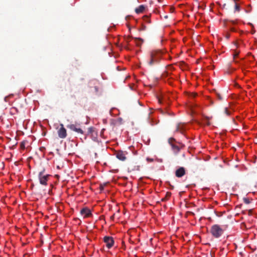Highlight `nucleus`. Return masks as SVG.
<instances>
[{"instance_id": "9", "label": "nucleus", "mask_w": 257, "mask_h": 257, "mask_svg": "<svg viewBox=\"0 0 257 257\" xmlns=\"http://www.w3.org/2000/svg\"><path fill=\"white\" fill-rule=\"evenodd\" d=\"M186 173L185 169L184 167H181L175 171V175L178 178H181Z\"/></svg>"}, {"instance_id": "1", "label": "nucleus", "mask_w": 257, "mask_h": 257, "mask_svg": "<svg viewBox=\"0 0 257 257\" xmlns=\"http://www.w3.org/2000/svg\"><path fill=\"white\" fill-rule=\"evenodd\" d=\"M162 58V52L160 50H152L149 53L147 63L150 66L158 64Z\"/></svg>"}, {"instance_id": "30", "label": "nucleus", "mask_w": 257, "mask_h": 257, "mask_svg": "<svg viewBox=\"0 0 257 257\" xmlns=\"http://www.w3.org/2000/svg\"><path fill=\"white\" fill-rule=\"evenodd\" d=\"M196 96V94H193V97H195Z\"/></svg>"}, {"instance_id": "22", "label": "nucleus", "mask_w": 257, "mask_h": 257, "mask_svg": "<svg viewBox=\"0 0 257 257\" xmlns=\"http://www.w3.org/2000/svg\"><path fill=\"white\" fill-rule=\"evenodd\" d=\"M114 216H115V214H114L113 215H112L111 217H110V219L113 220L114 219Z\"/></svg>"}, {"instance_id": "27", "label": "nucleus", "mask_w": 257, "mask_h": 257, "mask_svg": "<svg viewBox=\"0 0 257 257\" xmlns=\"http://www.w3.org/2000/svg\"><path fill=\"white\" fill-rule=\"evenodd\" d=\"M137 170H139V166H137Z\"/></svg>"}, {"instance_id": "16", "label": "nucleus", "mask_w": 257, "mask_h": 257, "mask_svg": "<svg viewBox=\"0 0 257 257\" xmlns=\"http://www.w3.org/2000/svg\"><path fill=\"white\" fill-rule=\"evenodd\" d=\"M243 201L246 204H248L250 203L249 199L247 198H244Z\"/></svg>"}, {"instance_id": "11", "label": "nucleus", "mask_w": 257, "mask_h": 257, "mask_svg": "<svg viewBox=\"0 0 257 257\" xmlns=\"http://www.w3.org/2000/svg\"><path fill=\"white\" fill-rule=\"evenodd\" d=\"M125 155H126V154L125 153H124L123 152L118 151V152H117L116 156V157L117 159H118L119 160H120L121 161H123L125 160V159H126Z\"/></svg>"}, {"instance_id": "6", "label": "nucleus", "mask_w": 257, "mask_h": 257, "mask_svg": "<svg viewBox=\"0 0 257 257\" xmlns=\"http://www.w3.org/2000/svg\"><path fill=\"white\" fill-rule=\"evenodd\" d=\"M60 128L58 131V134L59 138L64 139L67 136V132L63 124H60Z\"/></svg>"}, {"instance_id": "21", "label": "nucleus", "mask_w": 257, "mask_h": 257, "mask_svg": "<svg viewBox=\"0 0 257 257\" xmlns=\"http://www.w3.org/2000/svg\"><path fill=\"white\" fill-rule=\"evenodd\" d=\"M225 37L226 39H229V38L230 37V35L228 34V33H227L226 35H225Z\"/></svg>"}, {"instance_id": "12", "label": "nucleus", "mask_w": 257, "mask_h": 257, "mask_svg": "<svg viewBox=\"0 0 257 257\" xmlns=\"http://www.w3.org/2000/svg\"><path fill=\"white\" fill-rule=\"evenodd\" d=\"M146 7L144 5H140L139 7L136 8L135 12L138 14L142 13L146 9Z\"/></svg>"}, {"instance_id": "4", "label": "nucleus", "mask_w": 257, "mask_h": 257, "mask_svg": "<svg viewBox=\"0 0 257 257\" xmlns=\"http://www.w3.org/2000/svg\"><path fill=\"white\" fill-rule=\"evenodd\" d=\"M103 240L108 249L110 248L114 244V240L112 237L106 236L104 237Z\"/></svg>"}, {"instance_id": "26", "label": "nucleus", "mask_w": 257, "mask_h": 257, "mask_svg": "<svg viewBox=\"0 0 257 257\" xmlns=\"http://www.w3.org/2000/svg\"><path fill=\"white\" fill-rule=\"evenodd\" d=\"M231 31H234V29H233V28H231Z\"/></svg>"}, {"instance_id": "2", "label": "nucleus", "mask_w": 257, "mask_h": 257, "mask_svg": "<svg viewBox=\"0 0 257 257\" xmlns=\"http://www.w3.org/2000/svg\"><path fill=\"white\" fill-rule=\"evenodd\" d=\"M224 229L218 224H214L211 226L210 232L212 236L215 238L220 237L224 233Z\"/></svg>"}, {"instance_id": "15", "label": "nucleus", "mask_w": 257, "mask_h": 257, "mask_svg": "<svg viewBox=\"0 0 257 257\" xmlns=\"http://www.w3.org/2000/svg\"><path fill=\"white\" fill-rule=\"evenodd\" d=\"M235 11L239 12L240 11V7L237 3H235Z\"/></svg>"}, {"instance_id": "23", "label": "nucleus", "mask_w": 257, "mask_h": 257, "mask_svg": "<svg viewBox=\"0 0 257 257\" xmlns=\"http://www.w3.org/2000/svg\"><path fill=\"white\" fill-rule=\"evenodd\" d=\"M100 188L101 190H103V187L102 186H100Z\"/></svg>"}, {"instance_id": "17", "label": "nucleus", "mask_w": 257, "mask_h": 257, "mask_svg": "<svg viewBox=\"0 0 257 257\" xmlns=\"http://www.w3.org/2000/svg\"><path fill=\"white\" fill-rule=\"evenodd\" d=\"M216 96H217V97L218 99H219L220 100H222V97L221 95H220V94H219L218 92H216Z\"/></svg>"}, {"instance_id": "25", "label": "nucleus", "mask_w": 257, "mask_h": 257, "mask_svg": "<svg viewBox=\"0 0 257 257\" xmlns=\"http://www.w3.org/2000/svg\"><path fill=\"white\" fill-rule=\"evenodd\" d=\"M230 22H231L233 24H235V22L233 21H230Z\"/></svg>"}, {"instance_id": "14", "label": "nucleus", "mask_w": 257, "mask_h": 257, "mask_svg": "<svg viewBox=\"0 0 257 257\" xmlns=\"http://www.w3.org/2000/svg\"><path fill=\"white\" fill-rule=\"evenodd\" d=\"M171 195V193L169 192H167L166 197L162 199V201H165V200L168 199V198L170 197Z\"/></svg>"}, {"instance_id": "3", "label": "nucleus", "mask_w": 257, "mask_h": 257, "mask_svg": "<svg viewBox=\"0 0 257 257\" xmlns=\"http://www.w3.org/2000/svg\"><path fill=\"white\" fill-rule=\"evenodd\" d=\"M50 176V175L45 174L44 169L39 172L38 174V179L40 183L42 185L47 186L48 185L47 182L49 179Z\"/></svg>"}, {"instance_id": "24", "label": "nucleus", "mask_w": 257, "mask_h": 257, "mask_svg": "<svg viewBox=\"0 0 257 257\" xmlns=\"http://www.w3.org/2000/svg\"><path fill=\"white\" fill-rule=\"evenodd\" d=\"M91 130H92V128H89V132L90 133L91 132Z\"/></svg>"}, {"instance_id": "8", "label": "nucleus", "mask_w": 257, "mask_h": 257, "mask_svg": "<svg viewBox=\"0 0 257 257\" xmlns=\"http://www.w3.org/2000/svg\"><path fill=\"white\" fill-rule=\"evenodd\" d=\"M67 127L70 129L71 130L74 131L78 134H83V130L77 127L76 124H70L67 125Z\"/></svg>"}, {"instance_id": "29", "label": "nucleus", "mask_w": 257, "mask_h": 257, "mask_svg": "<svg viewBox=\"0 0 257 257\" xmlns=\"http://www.w3.org/2000/svg\"><path fill=\"white\" fill-rule=\"evenodd\" d=\"M171 188L172 189H173V188H174V186H171Z\"/></svg>"}, {"instance_id": "7", "label": "nucleus", "mask_w": 257, "mask_h": 257, "mask_svg": "<svg viewBox=\"0 0 257 257\" xmlns=\"http://www.w3.org/2000/svg\"><path fill=\"white\" fill-rule=\"evenodd\" d=\"M175 139L171 138L168 140V143L171 146L172 149L175 154H177L180 151V148L173 143Z\"/></svg>"}, {"instance_id": "5", "label": "nucleus", "mask_w": 257, "mask_h": 257, "mask_svg": "<svg viewBox=\"0 0 257 257\" xmlns=\"http://www.w3.org/2000/svg\"><path fill=\"white\" fill-rule=\"evenodd\" d=\"M80 212L84 218L91 217L92 215L91 210L87 207L83 208Z\"/></svg>"}, {"instance_id": "20", "label": "nucleus", "mask_w": 257, "mask_h": 257, "mask_svg": "<svg viewBox=\"0 0 257 257\" xmlns=\"http://www.w3.org/2000/svg\"><path fill=\"white\" fill-rule=\"evenodd\" d=\"M239 53L238 52H235L233 54V58L235 59V57H236L238 55Z\"/></svg>"}, {"instance_id": "10", "label": "nucleus", "mask_w": 257, "mask_h": 257, "mask_svg": "<svg viewBox=\"0 0 257 257\" xmlns=\"http://www.w3.org/2000/svg\"><path fill=\"white\" fill-rule=\"evenodd\" d=\"M186 130L185 125L183 123H178L176 127V132H180L181 134H183Z\"/></svg>"}, {"instance_id": "13", "label": "nucleus", "mask_w": 257, "mask_h": 257, "mask_svg": "<svg viewBox=\"0 0 257 257\" xmlns=\"http://www.w3.org/2000/svg\"><path fill=\"white\" fill-rule=\"evenodd\" d=\"M135 39L136 41V45L138 46H140L143 42V40L141 38H135Z\"/></svg>"}, {"instance_id": "28", "label": "nucleus", "mask_w": 257, "mask_h": 257, "mask_svg": "<svg viewBox=\"0 0 257 257\" xmlns=\"http://www.w3.org/2000/svg\"><path fill=\"white\" fill-rule=\"evenodd\" d=\"M95 89L96 91H97V87H95Z\"/></svg>"}, {"instance_id": "18", "label": "nucleus", "mask_w": 257, "mask_h": 257, "mask_svg": "<svg viewBox=\"0 0 257 257\" xmlns=\"http://www.w3.org/2000/svg\"><path fill=\"white\" fill-rule=\"evenodd\" d=\"M224 112L227 115H229L230 114V112L229 111H228V110L227 109V108L225 107L224 108Z\"/></svg>"}, {"instance_id": "19", "label": "nucleus", "mask_w": 257, "mask_h": 257, "mask_svg": "<svg viewBox=\"0 0 257 257\" xmlns=\"http://www.w3.org/2000/svg\"><path fill=\"white\" fill-rule=\"evenodd\" d=\"M21 147L22 149H24L25 148V143L24 142H22L21 143Z\"/></svg>"}]
</instances>
